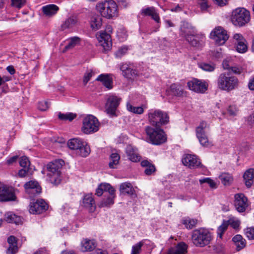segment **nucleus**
<instances>
[{
    "instance_id": "nucleus-11",
    "label": "nucleus",
    "mask_w": 254,
    "mask_h": 254,
    "mask_svg": "<svg viewBox=\"0 0 254 254\" xmlns=\"http://www.w3.org/2000/svg\"><path fill=\"white\" fill-rule=\"evenodd\" d=\"M99 127L97 119L92 115H89L83 120L82 129L84 133L89 134L98 131Z\"/></svg>"
},
{
    "instance_id": "nucleus-32",
    "label": "nucleus",
    "mask_w": 254,
    "mask_h": 254,
    "mask_svg": "<svg viewBox=\"0 0 254 254\" xmlns=\"http://www.w3.org/2000/svg\"><path fill=\"white\" fill-rule=\"evenodd\" d=\"M77 23V19L75 16H71L67 18L61 25L63 30L71 29L74 27Z\"/></svg>"
},
{
    "instance_id": "nucleus-20",
    "label": "nucleus",
    "mask_w": 254,
    "mask_h": 254,
    "mask_svg": "<svg viewBox=\"0 0 254 254\" xmlns=\"http://www.w3.org/2000/svg\"><path fill=\"white\" fill-rule=\"evenodd\" d=\"M25 191L29 194L30 197H34L39 194L41 191V188L38 183L35 181H30L24 185Z\"/></svg>"
},
{
    "instance_id": "nucleus-52",
    "label": "nucleus",
    "mask_w": 254,
    "mask_h": 254,
    "mask_svg": "<svg viewBox=\"0 0 254 254\" xmlns=\"http://www.w3.org/2000/svg\"><path fill=\"white\" fill-rule=\"evenodd\" d=\"M11 5L18 8H21L26 3V0H11Z\"/></svg>"
},
{
    "instance_id": "nucleus-4",
    "label": "nucleus",
    "mask_w": 254,
    "mask_h": 254,
    "mask_svg": "<svg viewBox=\"0 0 254 254\" xmlns=\"http://www.w3.org/2000/svg\"><path fill=\"white\" fill-rule=\"evenodd\" d=\"M64 161L60 159L55 160L47 164V169L48 171L47 176L51 183L55 185H58L62 180L61 171Z\"/></svg>"
},
{
    "instance_id": "nucleus-14",
    "label": "nucleus",
    "mask_w": 254,
    "mask_h": 254,
    "mask_svg": "<svg viewBox=\"0 0 254 254\" xmlns=\"http://www.w3.org/2000/svg\"><path fill=\"white\" fill-rule=\"evenodd\" d=\"M208 125L204 121L201 122L199 125L196 128V135L200 143L203 146L208 147L210 144L208 136L205 133V129L207 127Z\"/></svg>"
},
{
    "instance_id": "nucleus-61",
    "label": "nucleus",
    "mask_w": 254,
    "mask_h": 254,
    "mask_svg": "<svg viewBox=\"0 0 254 254\" xmlns=\"http://www.w3.org/2000/svg\"><path fill=\"white\" fill-rule=\"evenodd\" d=\"M29 171V168H23L18 172V176L20 177H25Z\"/></svg>"
},
{
    "instance_id": "nucleus-5",
    "label": "nucleus",
    "mask_w": 254,
    "mask_h": 254,
    "mask_svg": "<svg viewBox=\"0 0 254 254\" xmlns=\"http://www.w3.org/2000/svg\"><path fill=\"white\" fill-rule=\"evenodd\" d=\"M148 120L153 126L161 127L169 122V117L164 111L152 109L148 111Z\"/></svg>"
},
{
    "instance_id": "nucleus-18",
    "label": "nucleus",
    "mask_w": 254,
    "mask_h": 254,
    "mask_svg": "<svg viewBox=\"0 0 254 254\" xmlns=\"http://www.w3.org/2000/svg\"><path fill=\"white\" fill-rule=\"evenodd\" d=\"M182 163L190 169H195L202 166L199 159L194 155H185L182 159Z\"/></svg>"
},
{
    "instance_id": "nucleus-62",
    "label": "nucleus",
    "mask_w": 254,
    "mask_h": 254,
    "mask_svg": "<svg viewBox=\"0 0 254 254\" xmlns=\"http://www.w3.org/2000/svg\"><path fill=\"white\" fill-rule=\"evenodd\" d=\"M223 67L225 69L230 70L231 67L232 66L230 64L229 60L226 59L223 61L222 63Z\"/></svg>"
},
{
    "instance_id": "nucleus-44",
    "label": "nucleus",
    "mask_w": 254,
    "mask_h": 254,
    "mask_svg": "<svg viewBox=\"0 0 254 254\" xmlns=\"http://www.w3.org/2000/svg\"><path fill=\"white\" fill-rule=\"evenodd\" d=\"M198 67L203 70L208 72H212L215 69V64L213 63H200L198 64Z\"/></svg>"
},
{
    "instance_id": "nucleus-34",
    "label": "nucleus",
    "mask_w": 254,
    "mask_h": 254,
    "mask_svg": "<svg viewBox=\"0 0 254 254\" xmlns=\"http://www.w3.org/2000/svg\"><path fill=\"white\" fill-rule=\"evenodd\" d=\"M90 23L92 30L96 31L99 29L102 26V18L99 15H93L91 17Z\"/></svg>"
},
{
    "instance_id": "nucleus-25",
    "label": "nucleus",
    "mask_w": 254,
    "mask_h": 254,
    "mask_svg": "<svg viewBox=\"0 0 254 254\" xmlns=\"http://www.w3.org/2000/svg\"><path fill=\"white\" fill-rule=\"evenodd\" d=\"M82 205L88 209L90 212L95 211V202L91 194H87L83 196Z\"/></svg>"
},
{
    "instance_id": "nucleus-64",
    "label": "nucleus",
    "mask_w": 254,
    "mask_h": 254,
    "mask_svg": "<svg viewBox=\"0 0 254 254\" xmlns=\"http://www.w3.org/2000/svg\"><path fill=\"white\" fill-rule=\"evenodd\" d=\"M18 158V156L17 155L10 157L6 160V164L9 165L12 164L17 161Z\"/></svg>"
},
{
    "instance_id": "nucleus-55",
    "label": "nucleus",
    "mask_w": 254,
    "mask_h": 254,
    "mask_svg": "<svg viewBox=\"0 0 254 254\" xmlns=\"http://www.w3.org/2000/svg\"><path fill=\"white\" fill-rule=\"evenodd\" d=\"M49 107V105L47 101H42L38 103V108L41 111H46Z\"/></svg>"
},
{
    "instance_id": "nucleus-3",
    "label": "nucleus",
    "mask_w": 254,
    "mask_h": 254,
    "mask_svg": "<svg viewBox=\"0 0 254 254\" xmlns=\"http://www.w3.org/2000/svg\"><path fill=\"white\" fill-rule=\"evenodd\" d=\"M101 15L107 19H111L118 15V5L114 0H103L96 5Z\"/></svg>"
},
{
    "instance_id": "nucleus-37",
    "label": "nucleus",
    "mask_w": 254,
    "mask_h": 254,
    "mask_svg": "<svg viewBox=\"0 0 254 254\" xmlns=\"http://www.w3.org/2000/svg\"><path fill=\"white\" fill-rule=\"evenodd\" d=\"M141 165L145 167L144 173L146 175H151L156 171V168L154 165L150 163L147 160H143L141 162Z\"/></svg>"
},
{
    "instance_id": "nucleus-60",
    "label": "nucleus",
    "mask_w": 254,
    "mask_h": 254,
    "mask_svg": "<svg viewBox=\"0 0 254 254\" xmlns=\"http://www.w3.org/2000/svg\"><path fill=\"white\" fill-rule=\"evenodd\" d=\"M198 4L200 5V8L202 10L206 9L208 5L207 3V0H198Z\"/></svg>"
},
{
    "instance_id": "nucleus-31",
    "label": "nucleus",
    "mask_w": 254,
    "mask_h": 254,
    "mask_svg": "<svg viewBox=\"0 0 254 254\" xmlns=\"http://www.w3.org/2000/svg\"><path fill=\"white\" fill-rule=\"evenodd\" d=\"M126 153L128 159L132 162H136L140 160V156L138 154L136 150L133 148L132 146H127L126 148Z\"/></svg>"
},
{
    "instance_id": "nucleus-63",
    "label": "nucleus",
    "mask_w": 254,
    "mask_h": 254,
    "mask_svg": "<svg viewBox=\"0 0 254 254\" xmlns=\"http://www.w3.org/2000/svg\"><path fill=\"white\" fill-rule=\"evenodd\" d=\"M248 86L250 90L254 91V76L249 79Z\"/></svg>"
},
{
    "instance_id": "nucleus-36",
    "label": "nucleus",
    "mask_w": 254,
    "mask_h": 254,
    "mask_svg": "<svg viewBox=\"0 0 254 254\" xmlns=\"http://www.w3.org/2000/svg\"><path fill=\"white\" fill-rule=\"evenodd\" d=\"M232 240L236 246L237 251H240L246 246V240L241 235H236L235 236Z\"/></svg>"
},
{
    "instance_id": "nucleus-48",
    "label": "nucleus",
    "mask_w": 254,
    "mask_h": 254,
    "mask_svg": "<svg viewBox=\"0 0 254 254\" xmlns=\"http://www.w3.org/2000/svg\"><path fill=\"white\" fill-rule=\"evenodd\" d=\"M200 184L207 183L212 189H216L217 188L216 183L210 178H204L199 180Z\"/></svg>"
},
{
    "instance_id": "nucleus-1",
    "label": "nucleus",
    "mask_w": 254,
    "mask_h": 254,
    "mask_svg": "<svg viewBox=\"0 0 254 254\" xmlns=\"http://www.w3.org/2000/svg\"><path fill=\"white\" fill-rule=\"evenodd\" d=\"M217 85L220 90L230 92L238 88L239 80L230 72H223L217 78Z\"/></svg>"
},
{
    "instance_id": "nucleus-7",
    "label": "nucleus",
    "mask_w": 254,
    "mask_h": 254,
    "mask_svg": "<svg viewBox=\"0 0 254 254\" xmlns=\"http://www.w3.org/2000/svg\"><path fill=\"white\" fill-rule=\"evenodd\" d=\"M68 147L76 150V154L82 157H87L90 153V148L87 143L79 138L69 139L67 142Z\"/></svg>"
},
{
    "instance_id": "nucleus-42",
    "label": "nucleus",
    "mask_w": 254,
    "mask_h": 254,
    "mask_svg": "<svg viewBox=\"0 0 254 254\" xmlns=\"http://www.w3.org/2000/svg\"><path fill=\"white\" fill-rule=\"evenodd\" d=\"M80 41V38L77 36H74L71 38L69 39L68 44L65 47V50H68L74 48L76 46L79 45Z\"/></svg>"
},
{
    "instance_id": "nucleus-47",
    "label": "nucleus",
    "mask_w": 254,
    "mask_h": 254,
    "mask_svg": "<svg viewBox=\"0 0 254 254\" xmlns=\"http://www.w3.org/2000/svg\"><path fill=\"white\" fill-rule=\"evenodd\" d=\"M76 117L75 114L71 113L67 114H63L59 113L58 114V117L61 120H68L71 121Z\"/></svg>"
},
{
    "instance_id": "nucleus-59",
    "label": "nucleus",
    "mask_w": 254,
    "mask_h": 254,
    "mask_svg": "<svg viewBox=\"0 0 254 254\" xmlns=\"http://www.w3.org/2000/svg\"><path fill=\"white\" fill-rule=\"evenodd\" d=\"M228 224L227 223H223V224H222L219 227H218V234L220 235V236L221 237L222 235V234L224 233V232L225 231H226V230L227 229V227H228Z\"/></svg>"
},
{
    "instance_id": "nucleus-54",
    "label": "nucleus",
    "mask_w": 254,
    "mask_h": 254,
    "mask_svg": "<svg viewBox=\"0 0 254 254\" xmlns=\"http://www.w3.org/2000/svg\"><path fill=\"white\" fill-rule=\"evenodd\" d=\"M227 112L230 116L234 117L237 115L238 109L235 105H231L228 107Z\"/></svg>"
},
{
    "instance_id": "nucleus-46",
    "label": "nucleus",
    "mask_w": 254,
    "mask_h": 254,
    "mask_svg": "<svg viewBox=\"0 0 254 254\" xmlns=\"http://www.w3.org/2000/svg\"><path fill=\"white\" fill-rule=\"evenodd\" d=\"M197 220L196 219L187 218L183 220V224H184L187 229H191L195 226Z\"/></svg>"
},
{
    "instance_id": "nucleus-49",
    "label": "nucleus",
    "mask_w": 254,
    "mask_h": 254,
    "mask_svg": "<svg viewBox=\"0 0 254 254\" xmlns=\"http://www.w3.org/2000/svg\"><path fill=\"white\" fill-rule=\"evenodd\" d=\"M144 242L141 241L132 247L131 254H139Z\"/></svg>"
},
{
    "instance_id": "nucleus-56",
    "label": "nucleus",
    "mask_w": 254,
    "mask_h": 254,
    "mask_svg": "<svg viewBox=\"0 0 254 254\" xmlns=\"http://www.w3.org/2000/svg\"><path fill=\"white\" fill-rule=\"evenodd\" d=\"M245 234L249 240H254V227L247 228Z\"/></svg>"
},
{
    "instance_id": "nucleus-41",
    "label": "nucleus",
    "mask_w": 254,
    "mask_h": 254,
    "mask_svg": "<svg viewBox=\"0 0 254 254\" xmlns=\"http://www.w3.org/2000/svg\"><path fill=\"white\" fill-rule=\"evenodd\" d=\"M120 159V155L117 153H113L110 155V161L109 163V166L110 168L114 169L119 164Z\"/></svg>"
},
{
    "instance_id": "nucleus-10",
    "label": "nucleus",
    "mask_w": 254,
    "mask_h": 254,
    "mask_svg": "<svg viewBox=\"0 0 254 254\" xmlns=\"http://www.w3.org/2000/svg\"><path fill=\"white\" fill-rule=\"evenodd\" d=\"M193 29L188 23L183 22L180 28L181 35L192 46L198 47L199 42L197 38L192 33Z\"/></svg>"
},
{
    "instance_id": "nucleus-30",
    "label": "nucleus",
    "mask_w": 254,
    "mask_h": 254,
    "mask_svg": "<svg viewBox=\"0 0 254 254\" xmlns=\"http://www.w3.org/2000/svg\"><path fill=\"white\" fill-rule=\"evenodd\" d=\"M96 80L101 81L107 88H112L113 80L109 74H101L96 78Z\"/></svg>"
},
{
    "instance_id": "nucleus-50",
    "label": "nucleus",
    "mask_w": 254,
    "mask_h": 254,
    "mask_svg": "<svg viewBox=\"0 0 254 254\" xmlns=\"http://www.w3.org/2000/svg\"><path fill=\"white\" fill-rule=\"evenodd\" d=\"M128 51V48L127 46H123L118 49L115 53L116 57L121 58L122 57L126 55Z\"/></svg>"
},
{
    "instance_id": "nucleus-51",
    "label": "nucleus",
    "mask_w": 254,
    "mask_h": 254,
    "mask_svg": "<svg viewBox=\"0 0 254 254\" xmlns=\"http://www.w3.org/2000/svg\"><path fill=\"white\" fill-rule=\"evenodd\" d=\"M19 165L22 168H29L30 161L28 158L25 156L22 157L19 161Z\"/></svg>"
},
{
    "instance_id": "nucleus-26",
    "label": "nucleus",
    "mask_w": 254,
    "mask_h": 254,
    "mask_svg": "<svg viewBox=\"0 0 254 254\" xmlns=\"http://www.w3.org/2000/svg\"><path fill=\"white\" fill-rule=\"evenodd\" d=\"M141 14L144 16H151L152 19L157 23H159L160 21L159 14L156 9L153 6L142 8L141 10Z\"/></svg>"
},
{
    "instance_id": "nucleus-8",
    "label": "nucleus",
    "mask_w": 254,
    "mask_h": 254,
    "mask_svg": "<svg viewBox=\"0 0 254 254\" xmlns=\"http://www.w3.org/2000/svg\"><path fill=\"white\" fill-rule=\"evenodd\" d=\"M191 238L194 245L197 247H203L210 243L212 236L208 230L200 229L193 232Z\"/></svg>"
},
{
    "instance_id": "nucleus-19",
    "label": "nucleus",
    "mask_w": 254,
    "mask_h": 254,
    "mask_svg": "<svg viewBox=\"0 0 254 254\" xmlns=\"http://www.w3.org/2000/svg\"><path fill=\"white\" fill-rule=\"evenodd\" d=\"M233 39L235 41V45L237 52L240 53H244L247 51V42L242 34L239 33L234 34Z\"/></svg>"
},
{
    "instance_id": "nucleus-2",
    "label": "nucleus",
    "mask_w": 254,
    "mask_h": 254,
    "mask_svg": "<svg viewBox=\"0 0 254 254\" xmlns=\"http://www.w3.org/2000/svg\"><path fill=\"white\" fill-rule=\"evenodd\" d=\"M144 131L146 135V140L148 143L155 145H159L167 140V135L161 127H145Z\"/></svg>"
},
{
    "instance_id": "nucleus-12",
    "label": "nucleus",
    "mask_w": 254,
    "mask_h": 254,
    "mask_svg": "<svg viewBox=\"0 0 254 254\" xmlns=\"http://www.w3.org/2000/svg\"><path fill=\"white\" fill-rule=\"evenodd\" d=\"M112 32V26L108 25L106 26L105 31H101L100 32L98 40L105 51H109L111 48L112 43L110 33Z\"/></svg>"
},
{
    "instance_id": "nucleus-33",
    "label": "nucleus",
    "mask_w": 254,
    "mask_h": 254,
    "mask_svg": "<svg viewBox=\"0 0 254 254\" xmlns=\"http://www.w3.org/2000/svg\"><path fill=\"white\" fill-rule=\"evenodd\" d=\"M59 8L58 6L55 4H48L42 7V11L43 13L48 17L52 16L56 14Z\"/></svg>"
},
{
    "instance_id": "nucleus-38",
    "label": "nucleus",
    "mask_w": 254,
    "mask_h": 254,
    "mask_svg": "<svg viewBox=\"0 0 254 254\" xmlns=\"http://www.w3.org/2000/svg\"><path fill=\"white\" fill-rule=\"evenodd\" d=\"M170 90L171 93L178 97L183 96L184 93V90L182 86L177 83H174L170 86Z\"/></svg>"
},
{
    "instance_id": "nucleus-21",
    "label": "nucleus",
    "mask_w": 254,
    "mask_h": 254,
    "mask_svg": "<svg viewBox=\"0 0 254 254\" xmlns=\"http://www.w3.org/2000/svg\"><path fill=\"white\" fill-rule=\"evenodd\" d=\"M16 196L12 190L4 185H0V201H9L14 200Z\"/></svg>"
},
{
    "instance_id": "nucleus-22",
    "label": "nucleus",
    "mask_w": 254,
    "mask_h": 254,
    "mask_svg": "<svg viewBox=\"0 0 254 254\" xmlns=\"http://www.w3.org/2000/svg\"><path fill=\"white\" fill-rule=\"evenodd\" d=\"M120 69L122 72V75L127 78L133 79L138 76V71L127 63H121Z\"/></svg>"
},
{
    "instance_id": "nucleus-43",
    "label": "nucleus",
    "mask_w": 254,
    "mask_h": 254,
    "mask_svg": "<svg viewBox=\"0 0 254 254\" xmlns=\"http://www.w3.org/2000/svg\"><path fill=\"white\" fill-rule=\"evenodd\" d=\"M219 179L221 183L225 186L230 185L233 180L232 176L228 173L222 174L219 176Z\"/></svg>"
},
{
    "instance_id": "nucleus-29",
    "label": "nucleus",
    "mask_w": 254,
    "mask_h": 254,
    "mask_svg": "<svg viewBox=\"0 0 254 254\" xmlns=\"http://www.w3.org/2000/svg\"><path fill=\"white\" fill-rule=\"evenodd\" d=\"M96 245L94 240L84 239L81 242V250L82 252H90L96 248Z\"/></svg>"
},
{
    "instance_id": "nucleus-23",
    "label": "nucleus",
    "mask_w": 254,
    "mask_h": 254,
    "mask_svg": "<svg viewBox=\"0 0 254 254\" xmlns=\"http://www.w3.org/2000/svg\"><path fill=\"white\" fill-rule=\"evenodd\" d=\"M119 190L121 194L128 195L131 197H135L136 194L132 185L129 182H125L120 185Z\"/></svg>"
},
{
    "instance_id": "nucleus-28",
    "label": "nucleus",
    "mask_w": 254,
    "mask_h": 254,
    "mask_svg": "<svg viewBox=\"0 0 254 254\" xmlns=\"http://www.w3.org/2000/svg\"><path fill=\"white\" fill-rule=\"evenodd\" d=\"M187 245L184 243H180L177 246L169 249L167 254H186Z\"/></svg>"
},
{
    "instance_id": "nucleus-13",
    "label": "nucleus",
    "mask_w": 254,
    "mask_h": 254,
    "mask_svg": "<svg viewBox=\"0 0 254 254\" xmlns=\"http://www.w3.org/2000/svg\"><path fill=\"white\" fill-rule=\"evenodd\" d=\"M210 37L215 41L216 44L222 45L228 39L229 36L225 29L221 26H218L211 31Z\"/></svg>"
},
{
    "instance_id": "nucleus-35",
    "label": "nucleus",
    "mask_w": 254,
    "mask_h": 254,
    "mask_svg": "<svg viewBox=\"0 0 254 254\" xmlns=\"http://www.w3.org/2000/svg\"><path fill=\"white\" fill-rule=\"evenodd\" d=\"M7 242L9 246L7 249L9 254H14L17 250V241L16 238L13 236H10L7 239Z\"/></svg>"
},
{
    "instance_id": "nucleus-9",
    "label": "nucleus",
    "mask_w": 254,
    "mask_h": 254,
    "mask_svg": "<svg viewBox=\"0 0 254 254\" xmlns=\"http://www.w3.org/2000/svg\"><path fill=\"white\" fill-rule=\"evenodd\" d=\"M122 100L121 98L114 94L109 95L105 105L106 113L111 118L117 117V109Z\"/></svg>"
},
{
    "instance_id": "nucleus-58",
    "label": "nucleus",
    "mask_w": 254,
    "mask_h": 254,
    "mask_svg": "<svg viewBox=\"0 0 254 254\" xmlns=\"http://www.w3.org/2000/svg\"><path fill=\"white\" fill-rule=\"evenodd\" d=\"M229 224L234 229L238 228L239 226L240 222L238 220L235 219H230L229 220Z\"/></svg>"
},
{
    "instance_id": "nucleus-39",
    "label": "nucleus",
    "mask_w": 254,
    "mask_h": 254,
    "mask_svg": "<svg viewBox=\"0 0 254 254\" xmlns=\"http://www.w3.org/2000/svg\"><path fill=\"white\" fill-rule=\"evenodd\" d=\"M113 188L108 183H101L100 184L96 190V194L98 196H101L104 192H109L110 190Z\"/></svg>"
},
{
    "instance_id": "nucleus-17",
    "label": "nucleus",
    "mask_w": 254,
    "mask_h": 254,
    "mask_svg": "<svg viewBox=\"0 0 254 254\" xmlns=\"http://www.w3.org/2000/svg\"><path fill=\"white\" fill-rule=\"evenodd\" d=\"M235 206L239 212H245L248 207V198L243 193H237L235 195Z\"/></svg>"
},
{
    "instance_id": "nucleus-6",
    "label": "nucleus",
    "mask_w": 254,
    "mask_h": 254,
    "mask_svg": "<svg viewBox=\"0 0 254 254\" xmlns=\"http://www.w3.org/2000/svg\"><path fill=\"white\" fill-rule=\"evenodd\" d=\"M250 13L245 8H237L232 12L231 20L236 26H244L250 21Z\"/></svg>"
},
{
    "instance_id": "nucleus-24",
    "label": "nucleus",
    "mask_w": 254,
    "mask_h": 254,
    "mask_svg": "<svg viewBox=\"0 0 254 254\" xmlns=\"http://www.w3.org/2000/svg\"><path fill=\"white\" fill-rule=\"evenodd\" d=\"M116 197L115 190L113 188L108 192L107 195H104V198L100 203L101 207H109L114 203V199Z\"/></svg>"
},
{
    "instance_id": "nucleus-16",
    "label": "nucleus",
    "mask_w": 254,
    "mask_h": 254,
    "mask_svg": "<svg viewBox=\"0 0 254 254\" xmlns=\"http://www.w3.org/2000/svg\"><path fill=\"white\" fill-rule=\"evenodd\" d=\"M189 89L197 93H204L207 89L208 85L205 81L193 78L188 82Z\"/></svg>"
},
{
    "instance_id": "nucleus-53",
    "label": "nucleus",
    "mask_w": 254,
    "mask_h": 254,
    "mask_svg": "<svg viewBox=\"0 0 254 254\" xmlns=\"http://www.w3.org/2000/svg\"><path fill=\"white\" fill-rule=\"evenodd\" d=\"M94 74V73L91 69L88 70L86 73H85L83 80L84 85H86L88 83Z\"/></svg>"
},
{
    "instance_id": "nucleus-15",
    "label": "nucleus",
    "mask_w": 254,
    "mask_h": 254,
    "mask_svg": "<svg viewBox=\"0 0 254 254\" xmlns=\"http://www.w3.org/2000/svg\"><path fill=\"white\" fill-rule=\"evenodd\" d=\"M48 208V205L42 199H37L31 202L29 205V212L33 214H39L45 212Z\"/></svg>"
},
{
    "instance_id": "nucleus-45",
    "label": "nucleus",
    "mask_w": 254,
    "mask_h": 254,
    "mask_svg": "<svg viewBox=\"0 0 254 254\" xmlns=\"http://www.w3.org/2000/svg\"><path fill=\"white\" fill-rule=\"evenodd\" d=\"M127 108L129 112L136 114L140 115L144 112V108L142 106L134 107L129 103H127Z\"/></svg>"
},
{
    "instance_id": "nucleus-40",
    "label": "nucleus",
    "mask_w": 254,
    "mask_h": 254,
    "mask_svg": "<svg viewBox=\"0 0 254 254\" xmlns=\"http://www.w3.org/2000/svg\"><path fill=\"white\" fill-rule=\"evenodd\" d=\"M5 219L6 222L10 223L18 224L21 222L20 216L15 215L12 212H7L5 214Z\"/></svg>"
},
{
    "instance_id": "nucleus-27",
    "label": "nucleus",
    "mask_w": 254,
    "mask_h": 254,
    "mask_svg": "<svg viewBox=\"0 0 254 254\" xmlns=\"http://www.w3.org/2000/svg\"><path fill=\"white\" fill-rule=\"evenodd\" d=\"M245 184L248 188H250L254 183V169L251 168L245 171L243 175Z\"/></svg>"
},
{
    "instance_id": "nucleus-57",
    "label": "nucleus",
    "mask_w": 254,
    "mask_h": 254,
    "mask_svg": "<svg viewBox=\"0 0 254 254\" xmlns=\"http://www.w3.org/2000/svg\"><path fill=\"white\" fill-rule=\"evenodd\" d=\"M230 70L235 74H240L243 72V68L239 66H232Z\"/></svg>"
}]
</instances>
